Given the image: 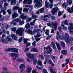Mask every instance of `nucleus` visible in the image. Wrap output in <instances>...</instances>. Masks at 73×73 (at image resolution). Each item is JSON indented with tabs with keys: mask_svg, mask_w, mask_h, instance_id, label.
Here are the masks:
<instances>
[{
	"mask_svg": "<svg viewBox=\"0 0 73 73\" xmlns=\"http://www.w3.org/2000/svg\"><path fill=\"white\" fill-rule=\"evenodd\" d=\"M34 2L35 4L34 5V7L35 8H40L42 5H41V4L42 3V1L34 0Z\"/></svg>",
	"mask_w": 73,
	"mask_h": 73,
	"instance_id": "f257e3e1",
	"label": "nucleus"
},
{
	"mask_svg": "<svg viewBox=\"0 0 73 73\" xmlns=\"http://www.w3.org/2000/svg\"><path fill=\"white\" fill-rule=\"evenodd\" d=\"M55 6L56 7L53 8L51 11L52 15L53 16H54L56 15V13H57L58 11H59V9L56 5Z\"/></svg>",
	"mask_w": 73,
	"mask_h": 73,
	"instance_id": "f03ea898",
	"label": "nucleus"
},
{
	"mask_svg": "<svg viewBox=\"0 0 73 73\" xmlns=\"http://www.w3.org/2000/svg\"><path fill=\"white\" fill-rule=\"evenodd\" d=\"M24 29L23 28H19L18 29V30H17L16 31V33L17 35H19V36H22L23 31H24Z\"/></svg>",
	"mask_w": 73,
	"mask_h": 73,
	"instance_id": "7ed1b4c3",
	"label": "nucleus"
},
{
	"mask_svg": "<svg viewBox=\"0 0 73 73\" xmlns=\"http://www.w3.org/2000/svg\"><path fill=\"white\" fill-rule=\"evenodd\" d=\"M11 50V52H15V53H17L19 51L18 50L15 48H9L6 49V51L7 52H9Z\"/></svg>",
	"mask_w": 73,
	"mask_h": 73,
	"instance_id": "20e7f679",
	"label": "nucleus"
},
{
	"mask_svg": "<svg viewBox=\"0 0 73 73\" xmlns=\"http://www.w3.org/2000/svg\"><path fill=\"white\" fill-rule=\"evenodd\" d=\"M43 49L44 50H46V49H49V50L47 51V54H50L51 53H52V48H51L50 47V45H48L47 47H44Z\"/></svg>",
	"mask_w": 73,
	"mask_h": 73,
	"instance_id": "39448f33",
	"label": "nucleus"
},
{
	"mask_svg": "<svg viewBox=\"0 0 73 73\" xmlns=\"http://www.w3.org/2000/svg\"><path fill=\"white\" fill-rule=\"evenodd\" d=\"M69 24L70 26L68 27V29L70 31V34L73 33V31H72L73 30V23H69Z\"/></svg>",
	"mask_w": 73,
	"mask_h": 73,
	"instance_id": "423d86ee",
	"label": "nucleus"
},
{
	"mask_svg": "<svg viewBox=\"0 0 73 73\" xmlns=\"http://www.w3.org/2000/svg\"><path fill=\"white\" fill-rule=\"evenodd\" d=\"M27 56L29 57L32 60H34L35 59L34 55L33 54H31L29 52L27 53Z\"/></svg>",
	"mask_w": 73,
	"mask_h": 73,
	"instance_id": "0eeeda50",
	"label": "nucleus"
},
{
	"mask_svg": "<svg viewBox=\"0 0 73 73\" xmlns=\"http://www.w3.org/2000/svg\"><path fill=\"white\" fill-rule=\"evenodd\" d=\"M28 40H29V39L24 38L23 39V41L24 44H26V47L27 48V47H28V46H30L31 45V43H30V42H29L28 43H28L27 41Z\"/></svg>",
	"mask_w": 73,
	"mask_h": 73,
	"instance_id": "6e6552de",
	"label": "nucleus"
},
{
	"mask_svg": "<svg viewBox=\"0 0 73 73\" xmlns=\"http://www.w3.org/2000/svg\"><path fill=\"white\" fill-rule=\"evenodd\" d=\"M20 18L23 20H25L27 19H28L29 18L28 16H24V14L23 13L22 15H21L20 16Z\"/></svg>",
	"mask_w": 73,
	"mask_h": 73,
	"instance_id": "1a4fd4ad",
	"label": "nucleus"
},
{
	"mask_svg": "<svg viewBox=\"0 0 73 73\" xmlns=\"http://www.w3.org/2000/svg\"><path fill=\"white\" fill-rule=\"evenodd\" d=\"M25 68V66L24 64H21L19 66V69H21V72H24V69L23 68Z\"/></svg>",
	"mask_w": 73,
	"mask_h": 73,
	"instance_id": "9d476101",
	"label": "nucleus"
},
{
	"mask_svg": "<svg viewBox=\"0 0 73 73\" xmlns=\"http://www.w3.org/2000/svg\"><path fill=\"white\" fill-rule=\"evenodd\" d=\"M50 45L51 46L52 48L55 51H57V48H56V45H55L54 42H52L51 43Z\"/></svg>",
	"mask_w": 73,
	"mask_h": 73,
	"instance_id": "9b49d317",
	"label": "nucleus"
},
{
	"mask_svg": "<svg viewBox=\"0 0 73 73\" xmlns=\"http://www.w3.org/2000/svg\"><path fill=\"white\" fill-rule=\"evenodd\" d=\"M45 5L46 8H48L50 7L51 9H52V8H53V4L52 3L49 5L48 4V2H45Z\"/></svg>",
	"mask_w": 73,
	"mask_h": 73,
	"instance_id": "f8f14e48",
	"label": "nucleus"
},
{
	"mask_svg": "<svg viewBox=\"0 0 73 73\" xmlns=\"http://www.w3.org/2000/svg\"><path fill=\"white\" fill-rule=\"evenodd\" d=\"M52 27H54V28L55 30H57V23H54L52 22L51 23Z\"/></svg>",
	"mask_w": 73,
	"mask_h": 73,
	"instance_id": "ddd939ff",
	"label": "nucleus"
},
{
	"mask_svg": "<svg viewBox=\"0 0 73 73\" xmlns=\"http://www.w3.org/2000/svg\"><path fill=\"white\" fill-rule=\"evenodd\" d=\"M61 52L63 55H64V56H66V55H67V54H68L67 50H63L61 51Z\"/></svg>",
	"mask_w": 73,
	"mask_h": 73,
	"instance_id": "4468645a",
	"label": "nucleus"
},
{
	"mask_svg": "<svg viewBox=\"0 0 73 73\" xmlns=\"http://www.w3.org/2000/svg\"><path fill=\"white\" fill-rule=\"evenodd\" d=\"M9 55L11 56V57H18V54L16 53H9Z\"/></svg>",
	"mask_w": 73,
	"mask_h": 73,
	"instance_id": "2eb2a0df",
	"label": "nucleus"
},
{
	"mask_svg": "<svg viewBox=\"0 0 73 73\" xmlns=\"http://www.w3.org/2000/svg\"><path fill=\"white\" fill-rule=\"evenodd\" d=\"M67 10L69 13H73V6H72L71 7V10L70 8H68Z\"/></svg>",
	"mask_w": 73,
	"mask_h": 73,
	"instance_id": "dca6fc26",
	"label": "nucleus"
},
{
	"mask_svg": "<svg viewBox=\"0 0 73 73\" xmlns=\"http://www.w3.org/2000/svg\"><path fill=\"white\" fill-rule=\"evenodd\" d=\"M30 52H38V50H37V49L36 48H33L31 49Z\"/></svg>",
	"mask_w": 73,
	"mask_h": 73,
	"instance_id": "f3484780",
	"label": "nucleus"
},
{
	"mask_svg": "<svg viewBox=\"0 0 73 73\" xmlns=\"http://www.w3.org/2000/svg\"><path fill=\"white\" fill-rule=\"evenodd\" d=\"M56 44L57 47V48L59 50V51H60L61 50V47L60 46V44H59L58 42H56Z\"/></svg>",
	"mask_w": 73,
	"mask_h": 73,
	"instance_id": "a211bd4d",
	"label": "nucleus"
},
{
	"mask_svg": "<svg viewBox=\"0 0 73 73\" xmlns=\"http://www.w3.org/2000/svg\"><path fill=\"white\" fill-rule=\"evenodd\" d=\"M28 33H29L31 35H33V34H35V31H32L31 30V29H29L28 31H27Z\"/></svg>",
	"mask_w": 73,
	"mask_h": 73,
	"instance_id": "6ab92c4d",
	"label": "nucleus"
},
{
	"mask_svg": "<svg viewBox=\"0 0 73 73\" xmlns=\"http://www.w3.org/2000/svg\"><path fill=\"white\" fill-rule=\"evenodd\" d=\"M18 16L19 15L18 14L16 13H15L12 14V17L13 18H16V17H18Z\"/></svg>",
	"mask_w": 73,
	"mask_h": 73,
	"instance_id": "aec40b11",
	"label": "nucleus"
},
{
	"mask_svg": "<svg viewBox=\"0 0 73 73\" xmlns=\"http://www.w3.org/2000/svg\"><path fill=\"white\" fill-rule=\"evenodd\" d=\"M11 5H15L16 4V0H11Z\"/></svg>",
	"mask_w": 73,
	"mask_h": 73,
	"instance_id": "412c9836",
	"label": "nucleus"
},
{
	"mask_svg": "<svg viewBox=\"0 0 73 73\" xmlns=\"http://www.w3.org/2000/svg\"><path fill=\"white\" fill-rule=\"evenodd\" d=\"M31 70H32V68L29 67L27 68V70L26 71V72H27V73H31Z\"/></svg>",
	"mask_w": 73,
	"mask_h": 73,
	"instance_id": "4be33fe9",
	"label": "nucleus"
},
{
	"mask_svg": "<svg viewBox=\"0 0 73 73\" xmlns=\"http://www.w3.org/2000/svg\"><path fill=\"white\" fill-rule=\"evenodd\" d=\"M60 44L62 48H65V44L64 42H61L60 43Z\"/></svg>",
	"mask_w": 73,
	"mask_h": 73,
	"instance_id": "5701e85b",
	"label": "nucleus"
},
{
	"mask_svg": "<svg viewBox=\"0 0 73 73\" xmlns=\"http://www.w3.org/2000/svg\"><path fill=\"white\" fill-rule=\"evenodd\" d=\"M25 28L26 29H29V28H30V25L29 24V23H27L25 26Z\"/></svg>",
	"mask_w": 73,
	"mask_h": 73,
	"instance_id": "b1692460",
	"label": "nucleus"
},
{
	"mask_svg": "<svg viewBox=\"0 0 73 73\" xmlns=\"http://www.w3.org/2000/svg\"><path fill=\"white\" fill-rule=\"evenodd\" d=\"M68 3H64L62 5L63 8H66L67 6H68Z\"/></svg>",
	"mask_w": 73,
	"mask_h": 73,
	"instance_id": "393cba45",
	"label": "nucleus"
},
{
	"mask_svg": "<svg viewBox=\"0 0 73 73\" xmlns=\"http://www.w3.org/2000/svg\"><path fill=\"white\" fill-rule=\"evenodd\" d=\"M38 65V66H42V62L40 61H38L37 62Z\"/></svg>",
	"mask_w": 73,
	"mask_h": 73,
	"instance_id": "a878e982",
	"label": "nucleus"
},
{
	"mask_svg": "<svg viewBox=\"0 0 73 73\" xmlns=\"http://www.w3.org/2000/svg\"><path fill=\"white\" fill-rule=\"evenodd\" d=\"M29 10V8H25L23 10V12H26L27 13H28V11Z\"/></svg>",
	"mask_w": 73,
	"mask_h": 73,
	"instance_id": "bb28decb",
	"label": "nucleus"
},
{
	"mask_svg": "<svg viewBox=\"0 0 73 73\" xmlns=\"http://www.w3.org/2000/svg\"><path fill=\"white\" fill-rule=\"evenodd\" d=\"M13 9L14 11L17 10V9H19V7L16 6H14L13 7Z\"/></svg>",
	"mask_w": 73,
	"mask_h": 73,
	"instance_id": "cd10ccee",
	"label": "nucleus"
},
{
	"mask_svg": "<svg viewBox=\"0 0 73 73\" xmlns=\"http://www.w3.org/2000/svg\"><path fill=\"white\" fill-rule=\"evenodd\" d=\"M17 61H18V62H24V59L19 58L17 59Z\"/></svg>",
	"mask_w": 73,
	"mask_h": 73,
	"instance_id": "c85d7f7f",
	"label": "nucleus"
},
{
	"mask_svg": "<svg viewBox=\"0 0 73 73\" xmlns=\"http://www.w3.org/2000/svg\"><path fill=\"white\" fill-rule=\"evenodd\" d=\"M64 25H69V23L68 22V21L67 20H65L64 22Z\"/></svg>",
	"mask_w": 73,
	"mask_h": 73,
	"instance_id": "c756f323",
	"label": "nucleus"
},
{
	"mask_svg": "<svg viewBox=\"0 0 73 73\" xmlns=\"http://www.w3.org/2000/svg\"><path fill=\"white\" fill-rule=\"evenodd\" d=\"M39 11H40V13H43L44 12V9L43 8H42L39 10Z\"/></svg>",
	"mask_w": 73,
	"mask_h": 73,
	"instance_id": "7c9ffc66",
	"label": "nucleus"
},
{
	"mask_svg": "<svg viewBox=\"0 0 73 73\" xmlns=\"http://www.w3.org/2000/svg\"><path fill=\"white\" fill-rule=\"evenodd\" d=\"M7 12L8 13L9 15H11L12 14V11H10V9H9L7 10Z\"/></svg>",
	"mask_w": 73,
	"mask_h": 73,
	"instance_id": "2f4dec72",
	"label": "nucleus"
},
{
	"mask_svg": "<svg viewBox=\"0 0 73 73\" xmlns=\"http://www.w3.org/2000/svg\"><path fill=\"white\" fill-rule=\"evenodd\" d=\"M69 5H71L72 4V2H73V0H68V1Z\"/></svg>",
	"mask_w": 73,
	"mask_h": 73,
	"instance_id": "473e14b6",
	"label": "nucleus"
},
{
	"mask_svg": "<svg viewBox=\"0 0 73 73\" xmlns=\"http://www.w3.org/2000/svg\"><path fill=\"white\" fill-rule=\"evenodd\" d=\"M46 31L45 33V34L47 35H49V29L46 30Z\"/></svg>",
	"mask_w": 73,
	"mask_h": 73,
	"instance_id": "72a5a7b5",
	"label": "nucleus"
},
{
	"mask_svg": "<svg viewBox=\"0 0 73 73\" xmlns=\"http://www.w3.org/2000/svg\"><path fill=\"white\" fill-rule=\"evenodd\" d=\"M32 3V0H28L27 1V4H31Z\"/></svg>",
	"mask_w": 73,
	"mask_h": 73,
	"instance_id": "f704fd0d",
	"label": "nucleus"
},
{
	"mask_svg": "<svg viewBox=\"0 0 73 73\" xmlns=\"http://www.w3.org/2000/svg\"><path fill=\"white\" fill-rule=\"evenodd\" d=\"M39 57L40 58H42V60H44V57L42 55H40Z\"/></svg>",
	"mask_w": 73,
	"mask_h": 73,
	"instance_id": "c9c22d12",
	"label": "nucleus"
},
{
	"mask_svg": "<svg viewBox=\"0 0 73 73\" xmlns=\"http://www.w3.org/2000/svg\"><path fill=\"white\" fill-rule=\"evenodd\" d=\"M32 18L31 17H30L29 19H27V22H30V21H31L32 20Z\"/></svg>",
	"mask_w": 73,
	"mask_h": 73,
	"instance_id": "e433bc0d",
	"label": "nucleus"
},
{
	"mask_svg": "<svg viewBox=\"0 0 73 73\" xmlns=\"http://www.w3.org/2000/svg\"><path fill=\"white\" fill-rule=\"evenodd\" d=\"M41 19H42V20H44V21H47V19L46 18V19H45V18H44V17L43 16H42L41 17Z\"/></svg>",
	"mask_w": 73,
	"mask_h": 73,
	"instance_id": "4c0bfd02",
	"label": "nucleus"
},
{
	"mask_svg": "<svg viewBox=\"0 0 73 73\" xmlns=\"http://www.w3.org/2000/svg\"><path fill=\"white\" fill-rule=\"evenodd\" d=\"M61 15H62V12L60 11H59L58 13V16H61Z\"/></svg>",
	"mask_w": 73,
	"mask_h": 73,
	"instance_id": "58836bf2",
	"label": "nucleus"
},
{
	"mask_svg": "<svg viewBox=\"0 0 73 73\" xmlns=\"http://www.w3.org/2000/svg\"><path fill=\"white\" fill-rule=\"evenodd\" d=\"M16 29H17L16 27H14V28H12L11 29V31H14V32H16Z\"/></svg>",
	"mask_w": 73,
	"mask_h": 73,
	"instance_id": "ea45409f",
	"label": "nucleus"
},
{
	"mask_svg": "<svg viewBox=\"0 0 73 73\" xmlns=\"http://www.w3.org/2000/svg\"><path fill=\"white\" fill-rule=\"evenodd\" d=\"M37 60L36 59L34 60L33 61L34 64V65H36V64H37V63H36V62H37Z\"/></svg>",
	"mask_w": 73,
	"mask_h": 73,
	"instance_id": "a19ab883",
	"label": "nucleus"
},
{
	"mask_svg": "<svg viewBox=\"0 0 73 73\" xmlns=\"http://www.w3.org/2000/svg\"><path fill=\"white\" fill-rule=\"evenodd\" d=\"M36 17L37 16L36 15H35L33 14L32 15V17L33 19H35V18H36Z\"/></svg>",
	"mask_w": 73,
	"mask_h": 73,
	"instance_id": "79ce46f5",
	"label": "nucleus"
},
{
	"mask_svg": "<svg viewBox=\"0 0 73 73\" xmlns=\"http://www.w3.org/2000/svg\"><path fill=\"white\" fill-rule=\"evenodd\" d=\"M46 17H48V18H50V16L48 15H45L44 16L43 18H46Z\"/></svg>",
	"mask_w": 73,
	"mask_h": 73,
	"instance_id": "37998d69",
	"label": "nucleus"
},
{
	"mask_svg": "<svg viewBox=\"0 0 73 73\" xmlns=\"http://www.w3.org/2000/svg\"><path fill=\"white\" fill-rule=\"evenodd\" d=\"M23 41V37H21L18 40V41L19 42H21V41Z\"/></svg>",
	"mask_w": 73,
	"mask_h": 73,
	"instance_id": "c03bdc74",
	"label": "nucleus"
},
{
	"mask_svg": "<svg viewBox=\"0 0 73 73\" xmlns=\"http://www.w3.org/2000/svg\"><path fill=\"white\" fill-rule=\"evenodd\" d=\"M29 47L27 48L25 50V53H26L27 52H28V51H29Z\"/></svg>",
	"mask_w": 73,
	"mask_h": 73,
	"instance_id": "a18cd8bd",
	"label": "nucleus"
},
{
	"mask_svg": "<svg viewBox=\"0 0 73 73\" xmlns=\"http://www.w3.org/2000/svg\"><path fill=\"white\" fill-rule=\"evenodd\" d=\"M50 70L51 72V73H56V72L54 71H53V70L52 69H50Z\"/></svg>",
	"mask_w": 73,
	"mask_h": 73,
	"instance_id": "49530a36",
	"label": "nucleus"
},
{
	"mask_svg": "<svg viewBox=\"0 0 73 73\" xmlns=\"http://www.w3.org/2000/svg\"><path fill=\"white\" fill-rule=\"evenodd\" d=\"M11 36L12 38H14L16 37V35L15 34H12L11 35Z\"/></svg>",
	"mask_w": 73,
	"mask_h": 73,
	"instance_id": "de8ad7c7",
	"label": "nucleus"
},
{
	"mask_svg": "<svg viewBox=\"0 0 73 73\" xmlns=\"http://www.w3.org/2000/svg\"><path fill=\"white\" fill-rule=\"evenodd\" d=\"M51 37H52V36H49V35H48V37H47L46 38V40H49V39H50V38Z\"/></svg>",
	"mask_w": 73,
	"mask_h": 73,
	"instance_id": "09e8293b",
	"label": "nucleus"
},
{
	"mask_svg": "<svg viewBox=\"0 0 73 73\" xmlns=\"http://www.w3.org/2000/svg\"><path fill=\"white\" fill-rule=\"evenodd\" d=\"M43 72L44 73H48V72L45 69H44L43 70Z\"/></svg>",
	"mask_w": 73,
	"mask_h": 73,
	"instance_id": "8fccbe9b",
	"label": "nucleus"
},
{
	"mask_svg": "<svg viewBox=\"0 0 73 73\" xmlns=\"http://www.w3.org/2000/svg\"><path fill=\"white\" fill-rule=\"evenodd\" d=\"M6 39L7 40V41H12V38H9V37H7L6 38Z\"/></svg>",
	"mask_w": 73,
	"mask_h": 73,
	"instance_id": "3c124183",
	"label": "nucleus"
},
{
	"mask_svg": "<svg viewBox=\"0 0 73 73\" xmlns=\"http://www.w3.org/2000/svg\"><path fill=\"white\" fill-rule=\"evenodd\" d=\"M51 58L52 60H55V59H56V58H55V56L53 55L51 56Z\"/></svg>",
	"mask_w": 73,
	"mask_h": 73,
	"instance_id": "603ef678",
	"label": "nucleus"
},
{
	"mask_svg": "<svg viewBox=\"0 0 73 73\" xmlns=\"http://www.w3.org/2000/svg\"><path fill=\"white\" fill-rule=\"evenodd\" d=\"M40 31V29H35V31H34V34L35 33V32H38V31Z\"/></svg>",
	"mask_w": 73,
	"mask_h": 73,
	"instance_id": "864d4df0",
	"label": "nucleus"
},
{
	"mask_svg": "<svg viewBox=\"0 0 73 73\" xmlns=\"http://www.w3.org/2000/svg\"><path fill=\"white\" fill-rule=\"evenodd\" d=\"M51 18L52 20H55V19L56 18V17L54 16H52L51 17Z\"/></svg>",
	"mask_w": 73,
	"mask_h": 73,
	"instance_id": "5fc2aeb1",
	"label": "nucleus"
},
{
	"mask_svg": "<svg viewBox=\"0 0 73 73\" xmlns=\"http://www.w3.org/2000/svg\"><path fill=\"white\" fill-rule=\"evenodd\" d=\"M36 41H34V42L32 44V45L33 46H36Z\"/></svg>",
	"mask_w": 73,
	"mask_h": 73,
	"instance_id": "6e6d98bb",
	"label": "nucleus"
},
{
	"mask_svg": "<svg viewBox=\"0 0 73 73\" xmlns=\"http://www.w3.org/2000/svg\"><path fill=\"white\" fill-rule=\"evenodd\" d=\"M48 62L49 64H52V63H53L52 61V60H51V59L49 60H48Z\"/></svg>",
	"mask_w": 73,
	"mask_h": 73,
	"instance_id": "4d7b16f0",
	"label": "nucleus"
},
{
	"mask_svg": "<svg viewBox=\"0 0 73 73\" xmlns=\"http://www.w3.org/2000/svg\"><path fill=\"white\" fill-rule=\"evenodd\" d=\"M1 40L2 42H5V43H6V40H5L4 39L2 38Z\"/></svg>",
	"mask_w": 73,
	"mask_h": 73,
	"instance_id": "13d9d810",
	"label": "nucleus"
},
{
	"mask_svg": "<svg viewBox=\"0 0 73 73\" xmlns=\"http://www.w3.org/2000/svg\"><path fill=\"white\" fill-rule=\"evenodd\" d=\"M40 36H41V34H38L36 35V37H40Z\"/></svg>",
	"mask_w": 73,
	"mask_h": 73,
	"instance_id": "bf43d9fd",
	"label": "nucleus"
},
{
	"mask_svg": "<svg viewBox=\"0 0 73 73\" xmlns=\"http://www.w3.org/2000/svg\"><path fill=\"white\" fill-rule=\"evenodd\" d=\"M36 67L37 69H40V70H41V67H39L38 66H36Z\"/></svg>",
	"mask_w": 73,
	"mask_h": 73,
	"instance_id": "052dcab7",
	"label": "nucleus"
},
{
	"mask_svg": "<svg viewBox=\"0 0 73 73\" xmlns=\"http://www.w3.org/2000/svg\"><path fill=\"white\" fill-rule=\"evenodd\" d=\"M4 6H5V7H7V6H8V4L7 3H4Z\"/></svg>",
	"mask_w": 73,
	"mask_h": 73,
	"instance_id": "680f3d73",
	"label": "nucleus"
},
{
	"mask_svg": "<svg viewBox=\"0 0 73 73\" xmlns=\"http://www.w3.org/2000/svg\"><path fill=\"white\" fill-rule=\"evenodd\" d=\"M41 40V38H38L36 39V41L37 42H38V41L39 40Z\"/></svg>",
	"mask_w": 73,
	"mask_h": 73,
	"instance_id": "e2e57ef3",
	"label": "nucleus"
},
{
	"mask_svg": "<svg viewBox=\"0 0 73 73\" xmlns=\"http://www.w3.org/2000/svg\"><path fill=\"white\" fill-rule=\"evenodd\" d=\"M58 29L59 32H61V27L59 26L58 27Z\"/></svg>",
	"mask_w": 73,
	"mask_h": 73,
	"instance_id": "0e129e2a",
	"label": "nucleus"
},
{
	"mask_svg": "<svg viewBox=\"0 0 73 73\" xmlns=\"http://www.w3.org/2000/svg\"><path fill=\"white\" fill-rule=\"evenodd\" d=\"M3 15H6V13H7V12L4 11L3 12Z\"/></svg>",
	"mask_w": 73,
	"mask_h": 73,
	"instance_id": "69168bd1",
	"label": "nucleus"
},
{
	"mask_svg": "<svg viewBox=\"0 0 73 73\" xmlns=\"http://www.w3.org/2000/svg\"><path fill=\"white\" fill-rule=\"evenodd\" d=\"M70 50H73V46H72L70 48Z\"/></svg>",
	"mask_w": 73,
	"mask_h": 73,
	"instance_id": "338daca9",
	"label": "nucleus"
},
{
	"mask_svg": "<svg viewBox=\"0 0 73 73\" xmlns=\"http://www.w3.org/2000/svg\"><path fill=\"white\" fill-rule=\"evenodd\" d=\"M32 73H38L37 72H36V70H33L32 71Z\"/></svg>",
	"mask_w": 73,
	"mask_h": 73,
	"instance_id": "774afa93",
	"label": "nucleus"
}]
</instances>
